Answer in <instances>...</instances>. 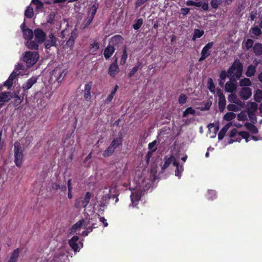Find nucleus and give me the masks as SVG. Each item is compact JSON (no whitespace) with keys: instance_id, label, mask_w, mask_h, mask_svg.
Returning a JSON list of instances; mask_svg holds the SVG:
<instances>
[{"instance_id":"obj_42","label":"nucleus","mask_w":262,"mask_h":262,"mask_svg":"<svg viewBox=\"0 0 262 262\" xmlns=\"http://www.w3.org/2000/svg\"><path fill=\"white\" fill-rule=\"evenodd\" d=\"M254 97L255 101L260 102L262 100V91L257 90L254 95Z\"/></svg>"},{"instance_id":"obj_36","label":"nucleus","mask_w":262,"mask_h":262,"mask_svg":"<svg viewBox=\"0 0 262 262\" xmlns=\"http://www.w3.org/2000/svg\"><path fill=\"white\" fill-rule=\"evenodd\" d=\"M14 99L13 101V103L14 106H17L19 105L23 101L24 99V96L21 97V96H19L18 95H15Z\"/></svg>"},{"instance_id":"obj_50","label":"nucleus","mask_w":262,"mask_h":262,"mask_svg":"<svg viewBox=\"0 0 262 262\" xmlns=\"http://www.w3.org/2000/svg\"><path fill=\"white\" fill-rule=\"evenodd\" d=\"M237 119L239 121H245L247 119V115L245 112H241L237 115Z\"/></svg>"},{"instance_id":"obj_21","label":"nucleus","mask_w":262,"mask_h":262,"mask_svg":"<svg viewBox=\"0 0 262 262\" xmlns=\"http://www.w3.org/2000/svg\"><path fill=\"white\" fill-rule=\"evenodd\" d=\"M13 97V94L10 92L2 93L0 94V102H5L11 100Z\"/></svg>"},{"instance_id":"obj_13","label":"nucleus","mask_w":262,"mask_h":262,"mask_svg":"<svg viewBox=\"0 0 262 262\" xmlns=\"http://www.w3.org/2000/svg\"><path fill=\"white\" fill-rule=\"evenodd\" d=\"M244 103L242 101H239V102H236V103H232L228 104L227 109L230 111L237 112L244 107Z\"/></svg>"},{"instance_id":"obj_22","label":"nucleus","mask_w":262,"mask_h":262,"mask_svg":"<svg viewBox=\"0 0 262 262\" xmlns=\"http://www.w3.org/2000/svg\"><path fill=\"white\" fill-rule=\"evenodd\" d=\"M236 89V84L235 82L231 81L227 82L225 84V90L228 93H233Z\"/></svg>"},{"instance_id":"obj_12","label":"nucleus","mask_w":262,"mask_h":262,"mask_svg":"<svg viewBox=\"0 0 262 262\" xmlns=\"http://www.w3.org/2000/svg\"><path fill=\"white\" fill-rule=\"evenodd\" d=\"M45 47L46 49H50L51 47H57V38L52 34L51 33L49 35L48 37L45 40Z\"/></svg>"},{"instance_id":"obj_39","label":"nucleus","mask_w":262,"mask_h":262,"mask_svg":"<svg viewBox=\"0 0 262 262\" xmlns=\"http://www.w3.org/2000/svg\"><path fill=\"white\" fill-rule=\"evenodd\" d=\"M235 117V114L233 112L227 113L224 116V119L227 121H229L234 119Z\"/></svg>"},{"instance_id":"obj_24","label":"nucleus","mask_w":262,"mask_h":262,"mask_svg":"<svg viewBox=\"0 0 262 262\" xmlns=\"http://www.w3.org/2000/svg\"><path fill=\"white\" fill-rule=\"evenodd\" d=\"M19 252L20 250L19 248H16L11 253L10 257L8 262H17Z\"/></svg>"},{"instance_id":"obj_1","label":"nucleus","mask_w":262,"mask_h":262,"mask_svg":"<svg viewBox=\"0 0 262 262\" xmlns=\"http://www.w3.org/2000/svg\"><path fill=\"white\" fill-rule=\"evenodd\" d=\"M243 71V65L239 61H235L228 71V77L231 80L241 77Z\"/></svg>"},{"instance_id":"obj_30","label":"nucleus","mask_w":262,"mask_h":262,"mask_svg":"<svg viewBox=\"0 0 262 262\" xmlns=\"http://www.w3.org/2000/svg\"><path fill=\"white\" fill-rule=\"evenodd\" d=\"M76 37V34L72 32L71 33V36L70 37V38H69L68 40L66 43V45L70 47L71 50L73 49V47L75 43Z\"/></svg>"},{"instance_id":"obj_40","label":"nucleus","mask_w":262,"mask_h":262,"mask_svg":"<svg viewBox=\"0 0 262 262\" xmlns=\"http://www.w3.org/2000/svg\"><path fill=\"white\" fill-rule=\"evenodd\" d=\"M174 166L177 168L175 171V176L178 177L179 178H180L182 175V172L183 171V166H179L177 162V165H174Z\"/></svg>"},{"instance_id":"obj_49","label":"nucleus","mask_w":262,"mask_h":262,"mask_svg":"<svg viewBox=\"0 0 262 262\" xmlns=\"http://www.w3.org/2000/svg\"><path fill=\"white\" fill-rule=\"evenodd\" d=\"M52 74L55 76L56 74H59V76L57 78V80L59 81L62 76V72H61V70L60 69L56 68L53 71Z\"/></svg>"},{"instance_id":"obj_58","label":"nucleus","mask_w":262,"mask_h":262,"mask_svg":"<svg viewBox=\"0 0 262 262\" xmlns=\"http://www.w3.org/2000/svg\"><path fill=\"white\" fill-rule=\"evenodd\" d=\"M143 23V21L141 19H139L137 20L136 23L134 25V28L136 30L138 29Z\"/></svg>"},{"instance_id":"obj_11","label":"nucleus","mask_w":262,"mask_h":262,"mask_svg":"<svg viewBox=\"0 0 262 262\" xmlns=\"http://www.w3.org/2000/svg\"><path fill=\"white\" fill-rule=\"evenodd\" d=\"M34 35L37 43H41L46 40V34L42 29L37 28L34 30Z\"/></svg>"},{"instance_id":"obj_23","label":"nucleus","mask_w":262,"mask_h":262,"mask_svg":"<svg viewBox=\"0 0 262 262\" xmlns=\"http://www.w3.org/2000/svg\"><path fill=\"white\" fill-rule=\"evenodd\" d=\"M114 47H113L108 44L106 48L104 49L103 55L106 59H109L113 54L115 50Z\"/></svg>"},{"instance_id":"obj_44","label":"nucleus","mask_w":262,"mask_h":262,"mask_svg":"<svg viewBox=\"0 0 262 262\" xmlns=\"http://www.w3.org/2000/svg\"><path fill=\"white\" fill-rule=\"evenodd\" d=\"M251 84V81L248 78H244L239 81V85L241 86H250Z\"/></svg>"},{"instance_id":"obj_32","label":"nucleus","mask_w":262,"mask_h":262,"mask_svg":"<svg viewBox=\"0 0 262 262\" xmlns=\"http://www.w3.org/2000/svg\"><path fill=\"white\" fill-rule=\"evenodd\" d=\"M32 39L28 40L26 43L27 47L30 49H37L38 47V43L36 41H34Z\"/></svg>"},{"instance_id":"obj_41","label":"nucleus","mask_w":262,"mask_h":262,"mask_svg":"<svg viewBox=\"0 0 262 262\" xmlns=\"http://www.w3.org/2000/svg\"><path fill=\"white\" fill-rule=\"evenodd\" d=\"M245 126L252 133H257V129L253 124L250 123H246Z\"/></svg>"},{"instance_id":"obj_55","label":"nucleus","mask_w":262,"mask_h":262,"mask_svg":"<svg viewBox=\"0 0 262 262\" xmlns=\"http://www.w3.org/2000/svg\"><path fill=\"white\" fill-rule=\"evenodd\" d=\"M32 3L36 5L38 8H41L43 6V3L40 0H32Z\"/></svg>"},{"instance_id":"obj_19","label":"nucleus","mask_w":262,"mask_h":262,"mask_svg":"<svg viewBox=\"0 0 262 262\" xmlns=\"http://www.w3.org/2000/svg\"><path fill=\"white\" fill-rule=\"evenodd\" d=\"M209 135L210 138H214L216 136V133L219 129V125L210 124L208 125Z\"/></svg>"},{"instance_id":"obj_18","label":"nucleus","mask_w":262,"mask_h":262,"mask_svg":"<svg viewBox=\"0 0 262 262\" xmlns=\"http://www.w3.org/2000/svg\"><path fill=\"white\" fill-rule=\"evenodd\" d=\"M252 95L251 90L249 88H243L239 92V95L243 99H249Z\"/></svg>"},{"instance_id":"obj_5","label":"nucleus","mask_w":262,"mask_h":262,"mask_svg":"<svg viewBox=\"0 0 262 262\" xmlns=\"http://www.w3.org/2000/svg\"><path fill=\"white\" fill-rule=\"evenodd\" d=\"M92 198V193L90 192H86L83 197H80L76 200L75 207L76 208H85L90 203Z\"/></svg>"},{"instance_id":"obj_34","label":"nucleus","mask_w":262,"mask_h":262,"mask_svg":"<svg viewBox=\"0 0 262 262\" xmlns=\"http://www.w3.org/2000/svg\"><path fill=\"white\" fill-rule=\"evenodd\" d=\"M204 32L203 30L200 29H195L194 30L193 35L192 36V40H195L196 39L200 38L203 35Z\"/></svg>"},{"instance_id":"obj_38","label":"nucleus","mask_w":262,"mask_h":262,"mask_svg":"<svg viewBox=\"0 0 262 262\" xmlns=\"http://www.w3.org/2000/svg\"><path fill=\"white\" fill-rule=\"evenodd\" d=\"M255 67L253 66H250L248 67L246 75L248 77H251L255 74Z\"/></svg>"},{"instance_id":"obj_20","label":"nucleus","mask_w":262,"mask_h":262,"mask_svg":"<svg viewBox=\"0 0 262 262\" xmlns=\"http://www.w3.org/2000/svg\"><path fill=\"white\" fill-rule=\"evenodd\" d=\"M122 143V134L119 133L118 137L114 138L111 143V145L114 147L115 149L118 147L120 145H121Z\"/></svg>"},{"instance_id":"obj_15","label":"nucleus","mask_w":262,"mask_h":262,"mask_svg":"<svg viewBox=\"0 0 262 262\" xmlns=\"http://www.w3.org/2000/svg\"><path fill=\"white\" fill-rule=\"evenodd\" d=\"M67 256L64 254L59 252L56 253L52 258L47 260L48 262H65V257Z\"/></svg>"},{"instance_id":"obj_31","label":"nucleus","mask_w":262,"mask_h":262,"mask_svg":"<svg viewBox=\"0 0 262 262\" xmlns=\"http://www.w3.org/2000/svg\"><path fill=\"white\" fill-rule=\"evenodd\" d=\"M115 150V148L110 144L108 147L103 151V156L104 157H110L113 154Z\"/></svg>"},{"instance_id":"obj_56","label":"nucleus","mask_w":262,"mask_h":262,"mask_svg":"<svg viewBox=\"0 0 262 262\" xmlns=\"http://www.w3.org/2000/svg\"><path fill=\"white\" fill-rule=\"evenodd\" d=\"M187 100V97L184 94H181L179 98V102L181 104H184Z\"/></svg>"},{"instance_id":"obj_9","label":"nucleus","mask_w":262,"mask_h":262,"mask_svg":"<svg viewBox=\"0 0 262 262\" xmlns=\"http://www.w3.org/2000/svg\"><path fill=\"white\" fill-rule=\"evenodd\" d=\"M213 45V42H210L205 46L201 51V56L199 59V61L205 60L210 55V53L209 50L212 47Z\"/></svg>"},{"instance_id":"obj_37","label":"nucleus","mask_w":262,"mask_h":262,"mask_svg":"<svg viewBox=\"0 0 262 262\" xmlns=\"http://www.w3.org/2000/svg\"><path fill=\"white\" fill-rule=\"evenodd\" d=\"M127 58V54L126 52V49L125 47H123V53L121 56V60L120 62V64L123 65L125 63Z\"/></svg>"},{"instance_id":"obj_60","label":"nucleus","mask_w":262,"mask_h":262,"mask_svg":"<svg viewBox=\"0 0 262 262\" xmlns=\"http://www.w3.org/2000/svg\"><path fill=\"white\" fill-rule=\"evenodd\" d=\"M13 80L8 78V79L4 82V85L6 86L8 89H10L13 85Z\"/></svg>"},{"instance_id":"obj_35","label":"nucleus","mask_w":262,"mask_h":262,"mask_svg":"<svg viewBox=\"0 0 262 262\" xmlns=\"http://www.w3.org/2000/svg\"><path fill=\"white\" fill-rule=\"evenodd\" d=\"M33 15L34 12L33 8L30 6H28L25 10V16L28 18H31L33 16Z\"/></svg>"},{"instance_id":"obj_52","label":"nucleus","mask_w":262,"mask_h":262,"mask_svg":"<svg viewBox=\"0 0 262 262\" xmlns=\"http://www.w3.org/2000/svg\"><path fill=\"white\" fill-rule=\"evenodd\" d=\"M207 197L208 199L213 200L216 198V193L214 190H208L207 193Z\"/></svg>"},{"instance_id":"obj_43","label":"nucleus","mask_w":262,"mask_h":262,"mask_svg":"<svg viewBox=\"0 0 262 262\" xmlns=\"http://www.w3.org/2000/svg\"><path fill=\"white\" fill-rule=\"evenodd\" d=\"M228 99L229 102H230L231 103H236V102H239V100L237 99L236 96L235 94H233L232 93L228 97Z\"/></svg>"},{"instance_id":"obj_46","label":"nucleus","mask_w":262,"mask_h":262,"mask_svg":"<svg viewBox=\"0 0 262 262\" xmlns=\"http://www.w3.org/2000/svg\"><path fill=\"white\" fill-rule=\"evenodd\" d=\"M55 14L54 12H52L49 14L47 18V23L50 24H53L54 23V20L55 19Z\"/></svg>"},{"instance_id":"obj_48","label":"nucleus","mask_w":262,"mask_h":262,"mask_svg":"<svg viewBox=\"0 0 262 262\" xmlns=\"http://www.w3.org/2000/svg\"><path fill=\"white\" fill-rule=\"evenodd\" d=\"M99 49V45L97 42H94L91 45L90 51L94 53L96 52Z\"/></svg>"},{"instance_id":"obj_26","label":"nucleus","mask_w":262,"mask_h":262,"mask_svg":"<svg viewBox=\"0 0 262 262\" xmlns=\"http://www.w3.org/2000/svg\"><path fill=\"white\" fill-rule=\"evenodd\" d=\"M207 87L209 91L214 95H216L217 90H220L219 89H216L215 88V86L213 83V80L211 78H209L208 80Z\"/></svg>"},{"instance_id":"obj_62","label":"nucleus","mask_w":262,"mask_h":262,"mask_svg":"<svg viewBox=\"0 0 262 262\" xmlns=\"http://www.w3.org/2000/svg\"><path fill=\"white\" fill-rule=\"evenodd\" d=\"M253 45V41L252 40L248 39L245 43V46L247 49L252 47Z\"/></svg>"},{"instance_id":"obj_28","label":"nucleus","mask_w":262,"mask_h":262,"mask_svg":"<svg viewBox=\"0 0 262 262\" xmlns=\"http://www.w3.org/2000/svg\"><path fill=\"white\" fill-rule=\"evenodd\" d=\"M257 108V104L254 102H249L247 104V110L248 114H252L255 111H256Z\"/></svg>"},{"instance_id":"obj_59","label":"nucleus","mask_w":262,"mask_h":262,"mask_svg":"<svg viewBox=\"0 0 262 262\" xmlns=\"http://www.w3.org/2000/svg\"><path fill=\"white\" fill-rule=\"evenodd\" d=\"M221 2V0H212L211 5L214 8H216Z\"/></svg>"},{"instance_id":"obj_51","label":"nucleus","mask_w":262,"mask_h":262,"mask_svg":"<svg viewBox=\"0 0 262 262\" xmlns=\"http://www.w3.org/2000/svg\"><path fill=\"white\" fill-rule=\"evenodd\" d=\"M186 5L187 6H193L196 7H200L202 5V3L201 2H195L192 1H188L186 2Z\"/></svg>"},{"instance_id":"obj_57","label":"nucleus","mask_w":262,"mask_h":262,"mask_svg":"<svg viewBox=\"0 0 262 262\" xmlns=\"http://www.w3.org/2000/svg\"><path fill=\"white\" fill-rule=\"evenodd\" d=\"M156 144H157L156 141H154L153 142L150 143L148 144V148L149 149V150H150L151 151H154L156 149Z\"/></svg>"},{"instance_id":"obj_53","label":"nucleus","mask_w":262,"mask_h":262,"mask_svg":"<svg viewBox=\"0 0 262 262\" xmlns=\"http://www.w3.org/2000/svg\"><path fill=\"white\" fill-rule=\"evenodd\" d=\"M83 220H80L77 223H76L72 227V229L76 230L80 228L83 225Z\"/></svg>"},{"instance_id":"obj_63","label":"nucleus","mask_w":262,"mask_h":262,"mask_svg":"<svg viewBox=\"0 0 262 262\" xmlns=\"http://www.w3.org/2000/svg\"><path fill=\"white\" fill-rule=\"evenodd\" d=\"M99 221L100 222L103 224V226L104 227H106L108 226V223H107L106 220L105 219L104 217L100 216Z\"/></svg>"},{"instance_id":"obj_45","label":"nucleus","mask_w":262,"mask_h":262,"mask_svg":"<svg viewBox=\"0 0 262 262\" xmlns=\"http://www.w3.org/2000/svg\"><path fill=\"white\" fill-rule=\"evenodd\" d=\"M253 49L254 52L257 55H259L262 53V46L260 44H255L253 47Z\"/></svg>"},{"instance_id":"obj_29","label":"nucleus","mask_w":262,"mask_h":262,"mask_svg":"<svg viewBox=\"0 0 262 262\" xmlns=\"http://www.w3.org/2000/svg\"><path fill=\"white\" fill-rule=\"evenodd\" d=\"M23 33L24 38L26 40H30V39H32L33 37V32L31 29L27 28V30L24 31Z\"/></svg>"},{"instance_id":"obj_3","label":"nucleus","mask_w":262,"mask_h":262,"mask_svg":"<svg viewBox=\"0 0 262 262\" xmlns=\"http://www.w3.org/2000/svg\"><path fill=\"white\" fill-rule=\"evenodd\" d=\"M231 139L228 143L231 144L235 141L239 142L242 138L245 139L246 142H248L251 137L248 133L246 132H242L238 133L236 129H232L230 132Z\"/></svg>"},{"instance_id":"obj_61","label":"nucleus","mask_w":262,"mask_h":262,"mask_svg":"<svg viewBox=\"0 0 262 262\" xmlns=\"http://www.w3.org/2000/svg\"><path fill=\"white\" fill-rule=\"evenodd\" d=\"M252 33L255 35H259L261 33V30L257 27L252 28Z\"/></svg>"},{"instance_id":"obj_2","label":"nucleus","mask_w":262,"mask_h":262,"mask_svg":"<svg viewBox=\"0 0 262 262\" xmlns=\"http://www.w3.org/2000/svg\"><path fill=\"white\" fill-rule=\"evenodd\" d=\"M14 163L17 167H20L23 160V150L19 142L16 141L14 144Z\"/></svg>"},{"instance_id":"obj_16","label":"nucleus","mask_w":262,"mask_h":262,"mask_svg":"<svg viewBox=\"0 0 262 262\" xmlns=\"http://www.w3.org/2000/svg\"><path fill=\"white\" fill-rule=\"evenodd\" d=\"M79 239L78 236L74 235L69 241L70 246L75 252L78 251L79 249L78 245Z\"/></svg>"},{"instance_id":"obj_10","label":"nucleus","mask_w":262,"mask_h":262,"mask_svg":"<svg viewBox=\"0 0 262 262\" xmlns=\"http://www.w3.org/2000/svg\"><path fill=\"white\" fill-rule=\"evenodd\" d=\"M216 96L219 98V110L221 112H223L226 106V99L225 97L223 95L221 90H217Z\"/></svg>"},{"instance_id":"obj_54","label":"nucleus","mask_w":262,"mask_h":262,"mask_svg":"<svg viewBox=\"0 0 262 262\" xmlns=\"http://www.w3.org/2000/svg\"><path fill=\"white\" fill-rule=\"evenodd\" d=\"M94 18H92L90 16H89L86 19H85L84 21V28L88 27L92 22Z\"/></svg>"},{"instance_id":"obj_8","label":"nucleus","mask_w":262,"mask_h":262,"mask_svg":"<svg viewBox=\"0 0 262 262\" xmlns=\"http://www.w3.org/2000/svg\"><path fill=\"white\" fill-rule=\"evenodd\" d=\"M114 62L110 65L108 69V74L112 77H114L119 72V69L117 64L118 57L115 55L114 56Z\"/></svg>"},{"instance_id":"obj_27","label":"nucleus","mask_w":262,"mask_h":262,"mask_svg":"<svg viewBox=\"0 0 262 262\" xmlns=\"http://www.w3.org/2000/svg\"><path fill=\"white\" fill-rule=\"evenodd\" d=\"M172 163V164L174 165H177V162L176 161V158L173 156H171L168 159H167L163 166V169H165L167 168L170 163Z\"/></svg>"},{"instance_id":"obj_17","label":"nucleus","mask_w":262,"mask_h":262,"mask_svg":"<svg viewBox=\"0 0 262 262\" xmlns=\"http://www.w3.org/2000/svg\"><path fill=\"white\" fill-rule=\"evenodd\" d=\"M92 85L93 82L92 81L85 84L84 98L86 101H89L91 99V90Z\"/></svg>"},{"instance_id":"obj_14","label":"nucleus","mask_w":262,"mask_h":262,"mask_svg":"<svg viewBox=\"0 0 262 262\" xmlns=\"http://www.w3.org/2000/svg\"><path fill=\"white\" fill-rule=\"evenodd\" d=\"M37 81V78L35 76H32L24 83L23 85V89L24 91H26L30 89Z\"/></svg>"},{"instance_id":"obj_6","label":"nucleus","mask_w":262,"mask_h":262,"mask_svg":"<svg viewBox=\"0 0 262 262\" xmlns=\"http://www.w3.org/2000/svg\"><path fill=\"white\" fill-rule=\"evenodd\" d=\"M138 185L139 186L136 187L134 191L132 192V200L133 199V198L134 196L136 201H139L141 195H142L143 191H145L149 188V186H146L145 187H143L142 185H141L139 183ZM134 204L135 205H137V204L133 202V201L132 200V206L134 205Z\"/></svg>"},{"instance_id":"obj_47","label":"nucleus","mask_w":262,"mask_h":262,"mask_svg":"<svg viewBox=\"0 0 262 262\" xmlns=\"http://www.w3.org/2000/svg\"><path fill=\"white\" fill-rule=\"evenodd\" d=\"M195 113V110L193 109L192 107H188L184 112L183 116L185 117H186L189 114L193 115Z\"/></svg>"},{"instance_id":"obj_7","label":"nucleus","mask_w":262,"mask_h":262,"mask_svg":"<svg viewBox=\"0 0 262 262\" xmlns=\"http://www.w3.org/2000/svg\"><path fill=\"white\" fill-rule=\"evenodd\" d=\"M123 38L119 35H115L112 37L109 41L110 46L114 47V49L118 50L122 46Z\"/></svg>"},{"instance_id":"obj_25","label":"nucleus","mask_w":262,"mask_h":262,"mask_svg":"<svg viewBox=\"0 0 262 262\" xmlns=\"http://www.w3.org/2000/svg\"><path fill=\"white\" fill-rule=\"evenodd\" d=\"M232 123L230 122L227 123L224 127H223L218 135V138L219 140H222L224 138L226 132L229 129Z\"/></svg>"},{"instance_id":"obj_4","label":"nucleus","mask_w":262,"mask_h":262,"mask_svg":"<svg viewBox=\"0 0 262 262\" xmlns=\"http://www.w3.org/2000/svg\"><path fill=\"white\" fill-rule=\"evenodd\" d=\"M39 56L37 52L27 51L23 57V61L26 63L28 68L34 65L38 59Z\"/></svg>"},{"instance_id":"obj_33","label":"nucleus","mask_w":262,"mask_h":262,"mask_svg":"<svg viewBox=\"0 0 262 262\" xmlns=\"http://www.w3.org/2000/svg\"><path fill=\"white\" fill-rule=\"evenodd\" d=\"M98 5L94 4L92 5L89 11V16H90L92 18L94 17L95 15L97 12V10L98 9Z\"/></svg>"},{"instance_id":"obj_64","label":"nucleus","mask_w":262,"mask_h":262,"mask_svg":"<svg viewBox=\"0 0 262 262\" xmlns=\"http://www.w3.org/2000/svg\"><path fill=\"white\" fill-rule=\"evenodd\" d=\"M189 11L190 9L188 8H181V13L184 15H187L189 13Z\"/></svg>"}]
</instances>
